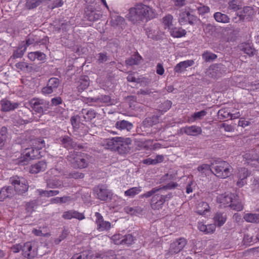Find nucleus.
I'll return each mask as SVG.
<instances>
[{"instance_id":"f257e3e1","label":"nucleus","mask_w":259,"mask_h":259,"mask_svg":"<svg viewBox=\"0 0 259 259\" xmlns=\"http://www.w3.org/2000/svg\"><path fill=\"white\" fill-rule=\"evenodd\" d=\"M132 140L130 138L124 139L115 137L104 141L103 146L105 148L117 152L120 154H126L131 150L130 145Z\"/></svg>"},{"instance_id":"f03ea898","label":"nucleus","mask_w":259,"mask_h":259,"mask_svg":"<svg viewBox=\"0 0 259 259\" xmlns=\"http://www.w3.org/2000/svg\"><path fill=\"white\" fill-rule=\"evenodd\" d=\"M45 146V143L43 140L38 139L33 141V147L26 148L25 150L19 158V164L24 165L27 164L29 160L39 158L40 156L39 150Z\"/></svg>"},{"instance_id":"7ed1b4c3","label":"nucleus","mask_w":259,"mask_h":259,"mask_svg":"<svg viewBox=\"0 0 259 259\" xmlns=\"http://www.w3.org/2000/svg\"><path fill=\"white\" fill-rule=\"evenodd\" d=\"M155 14L149 7L142 4L138 5L130 9L127 17L132 21L135 22L143 19H151L154 17Z\"/></svg>"},{"instance_id":"20e7f679","label":"nucleus","mask_w":259,"mask_h":259,"mask_svg":"<svg viewBox=\"0 0 259 259\" xmlns=\"http://www.w3.org/2000/svg\"><path fill=\"white\" fill-rule=\"evenodd\" d=\"M67 159L74 168H84L89 165L88 155L86 154L72 151L69 153Z\"/></svg>"},{"instance_id":"39448f33","label":"nucleus","mask_w":259,"mask_h":259,"mask_svg":"<svg viewBox=\"0 0 259 259\" xmlns=\"http://www.w3.org/2000/svg\"><path fill=\"white\" fill-rule=\"evenodd\" d=\"M213 174L218 177L225 179L228 177L231 173L232 166L225 161L216 160L211 163Z\"/></svg>"},{"instance_id":"423d86ee","label":"nucleus","mask_w":259,"mask_h":259,"mask_svg":"<svg viewBox=\"0 0 259 259\" xmlns=\"http://www.w3.org/2000/svg\"><path fill=\"white\" fill-rule=\"evenodd\" d=\"M89 252L83 251L74 254L71 259H89ZM121 257L111 251L102 255H92L90 259H120Z\"/></svg>"},{"instance_id":"0eeeda50","label":"nucleus","mask_w":259,"mask_h":259,"mask_svg":"<svg viewBox=\"0 0 259 259\" xmlns=\"http://www.w3.org/2000/svg\"><path fill=\"white\" fill-rule=\"evenodd\" d=\"M10 182L14 186L18 194H23L28 191L29 186L27 181L23 177L15 176L10 179Z\"/></svg>"},{"instance_id":"6e6552de","label":"nucleus","mask_w":259,"mask_h":259,"mask_svg":"<svg viewBox=\"0 0 259 259\" xmlns=\"http://www.w3.org/2000/svg\"><path fill=\"white\" fill-rule=\"evenodd\" d=\"M94 192L96 195V197L101 201H106L112 198V192L105 185H101L95 187Z\"/></svg>"},{"instance_id":"1a4fd4ad","label":"nucleus","mask_w":259,"mask_h":259,"mask_svg":"<svg viewBox=\"0 0 259 259\" xmlns=\"http://www.w3.org/2000/svg\"><path fill=\"white\" fill-rule=\"evenodd\" d=\"M187 243V240L183 237L176 239L170 244L167 254H174L180 252Z\"/></svg>"},{"instance_id":"9d476101","label":"nucleus","mask_w":259,"mask_h":259,"mask_svg":"<svg viewBox=\"0 0 259 259\" xmlns=\"http://www.w3.org/2000/svg\"><path fill=\"white\" fill-rule=\"evenodd\" d=\"M96 217L95 224L96 229L99 232L107 231L111 228V223L108 221H104L103 216L99 212L95 213Z\"/></svg>"},{"instance_id":"9b49d317","label":"nucleus","mask_w":259,"mask_h":259,"mask_svg":"<svg viewBox=\"0 0 259 259\" xmlns=\"http://www.w3.org/2000/svg\"><path fill=\"white\" fill-rule=\"evenodd\" d=\"M36 248L32 245L31 242L24 244L22 248V254L25 258L33 259L37 255Z\"/></svg>"},{"instance_id":"f8f14e48","label":"nucleus","mask_w":259,"mask_h":259,"mask_svg":"<svg viewBox=\"0 0 259 259\" xmlns=\"http://www.w3.org/2000/svg\"><path fill=\"white\" fill-rule=\"evenodd\" d=\"M243 157L248 165L259 170V155L257 154L252 151L251 153H245L243 155Z\"/></svg>"},{"instance_id":"ddd939ff","label":"nucleus","mask_w":259,"mask_h":259,"mask_svg":"<svg viewBox=\"0 0 259 259\" xmlns=\"http://www.w3.org/2000/svg\"><path fill=\"white\" fill-rule=\"evenodd\" d=\"M21 103L20 102H12L7 99L1 101V110L3 112H8L18 108Z\"/></svg>"},{"instance_id":"4468645a","label":"nucleus","mask_w":259,"mask_h":259,"mask_svg":"<svg viewBox=\"0 0 259 259\" xmlns=\"http://www.w3.org/2000/svg\"><path fill=\"white\" fill-rule=\"evenodd\" d=\"M164 203V200L162 197V194L157 193L154 195L151 199L150 205L154 210L161 209Z\"/></svg>"},{"instance_id":"2eb2a0df","label":"nucleus","mask_w":259,"mask_h":259,"mask_svg":"<svg viewBox=\"0 0 259 259\" xmlns=\"http://www.w3.org/2000/svg\"><path fill=\"white\" fill-rule=\"evenodd\" d=\"M250 172H249L247 168L245 167L240 168L238 170L237 177L238 181L237 182V185L239 187H242L247 182L246 179L250 175Z\"/></svg>"},{"instance_id":"dca6fc26","label":"nucleus","mask_w":259,"mask_h":259,"mask_svg":"<svg viewBox=\"0 0 259 259\" xmlns=\"http://www.w3.org/2000/svg\"><path fill=\"white\" fill-rule=\"evenodd\" d=\"M241 115L239 112H236L232 113L230 110L228 108L220 109L218 112L219 117L222 119H232L237 118Z\"/></svg>"},{"instance_id":"f3484780","label":"nucleus","mask_w":259,"mask_h":259,"mask_svg":"<svg viewBox=\"0 0 259 259\" xmlns=\"http://www.w3.org/2000/svg\"><path fill=\"white\" fill-rule=\"evenodd\" d=\"M242 81V78H237L236 81H235L236 83V85L240 88L246 89L247 90L259 91V82L249 84Z\"/></svg>"},{"instance_id":"a211bd4d","label":"nucleus","mask_w":259,"mask_h":259,"mask_svg":"<svg viewBox=\"0 0 259 259\" xmlns=\"http://www.w3.org/2000/svg\"><path fill=\"white\" fill-rule=\"evenodd\" d=\"M234 194L226 193L220 194L217 197V202L221 204V206L226 207L229 206L232 200L233 199Z\"/></svg>"},{"instance_id":"6ab92c4d","label":"nucleus","mask_w":259,"mask_h":259,"mask_svg":"<svg viewBox=\"0 0 259 259\" xmlns=\"http://www.w3.org/2000/svg\"><path fill=\"white\" fill-rule=\"evenodd\" d=\"M47 167L46 161L41 160L38 162L32 164L30 168L29 172L31 174H37L41 171H44Z\"/></svg>"},{"instance_id":"aec40b11","label":"nucleus","mask_w":259,"mask_h":259,"mask_svg":"<svg viewBox=\"0 0 259 259\" xmlns=\"http://www.w3.org/2000/svg\"><path fill=\"white\" fill-rule=\"evenodd\" d=\"M62 217L66 220H70L72 218H75L79 220H82L85 218L83 213L74 210L65 211L62 215Z\"/></svg>"},{"instance_id":"412c9836","label":"nucleus","mask_w":259,"mask_h":259,"mask_svg":"<svg viewBox=\"0 0 259 259\" xmlns=\"http://www.w3.org/2000/svg\"><path fill=\"white\" fill-rule=\"evenodd\" d=\"M15 193L12 186L4 187L0 190V201H3L7 198L12 197Z\"/></svg>"},{"instance_id":"4be33fe9","label":"nucleus","mask_w":259,"mask_h":259,"mask_svg":"<svg viewBox=\"0 0 259 259\" xmlns=\"http://www.w3.org/2000/svg\"><path fill=\"white\" fill-rule=\"evenodd\" d=\"M221 66L219 65H213L210 66L207 70V75L212 78H216L220 76L221 74L220 70Z\"/></svg>"},{"instance_id":"5701e85b","label":"nucleus","mask_w":259,"mask_h":259,"mask_svg":"<svg viewBox=\"0 0 259 259\" xmlns=\"http://www.w3.org/2000/svg\"><path fill=\"white\" fill-rule=\"evenodd\" d=\"M229 206L236 211H241L243 208V204L239 199L238 196L234 194L233 199L229 204Z\"/></svg>"},{"instance_id":"b1692460","label":"nucleus","mask_w":259,"mask_h":259,"mask_svg":"<svg viewBox=\"0 0 259 259\" xmlns=\"http://www.w3.org/2000/svg\"><path fill=\"white\" fill-rule=\"evenodd\" d=\"M214 224L219 227H221L226 222L227 215L226 213L217 212L213 218Z\"/></svg>"},{"instance_id":"393cba45","label":"nucleus","mask_w":259,"mask_h":259,"mask_svg":"<svg viewBox=\"0 0 259 259\" xmlns=\"http://www.w3.org/2000/svg\"><path fill=\"white\" fill-rule=\"evenodd\" d=\"M28 58L32 61H34L36 60L45 61L46 59V56L43 53L34 52L28 53Z\"/></svg>"},{"instance_id":"a878e982","label":"nucleus","mask_w":259,"mask_h":259,"mask_svg":"<svg viewBox=\"0 0 259 259\" xmlns=\"http://www.w3.org/2000/svg\"><path fill=\"white\" fill-rule=\"evenodd\" d=\"M39 200L38 199L31 200L25 202V209L27 212L31 213L35 210V209L38 205Z\"/></svg>"},{"instance_id":"bb28decb","label":"nucleus","mask_w":259,"mask_h":259,"mask_svg":"<svg viewBox=\"0 0 259 259\" xmlns=\"http://www.w3.org/2000/svg\"><path fill=\"white\" fill-rule=\"evenodd\" d=\"M244 220L248 223H259V214L253 213H245L243 215Z\"/></svg>"},{"instance_id":"cd10ccee","label":"nucleus","mask_w":259,"mask_h":259,"mask_svg":"<svg viewBox=\"0 0 259 259\" xmlns=\"http://www.w3.org/2000/svg\"><path fill=\"white\" fill-rule=\"evenodd\" d=\"M240 50L243 51L245 53L249 56L253 55L255 53V50L250 43H243L239 45Z\"/></svg>"},{"instance_id":"c85d7f7f","label":"nucleus","mask_w":259,"mask_h":259,"mask_svg":"<svg viewBox=\"0 0 259 259\" xmlns=\"http://www.w3.org/2000/svg\"><path fill=\"white\" fill-rule=\"evenodd\" d=\"M60 141L64 145V146L68 149L75 148L76 146V143L74 142L72 139L68 136L61 138Z\"/></svg>"},{"instance_id":"c756f323","label":"nucleus","mask_w":259,"mask_h":259,"mask_svg":"<svg viewBox=\"0 0 259 259\" xmlns=\"http://www.w3.org/2000/svg\"><path fill=\"white\" fill-rule=\"evenodd\" d=\"M77 86L78 90L79 92H81L86 89L89 85V78L87 76H82L78 82Z\"/></svg>"},{"instance_id":"7c9ffc66","label":"nucleus","mask_w":259,"mask_h":259,"mask_svg":"<svg viewBox=\"0 0 259 259\" xmlns=\"http://www.w3.org/2000/svg\"><path fill=\"white\" fill-rule=\"evenodd\" d=\"M41 102V101L38 99H33L30 103L33 110L40 114L43 112L45 107L44 105H40Z\"/></svg>"},{"instance_id":"2f4dec72","label":"nucleus","mask_w":259,"mask_h":259,"mask_svg":"<svg viewBox=\"0 0 259 259\" xmlns=\"http://www.w3.org/2000/svg\"><path fill=\"white\" fill-rule=\"evenodd\" d=\"M193 64L194 61L193 60H186L181 62L175 66L174 70L177 72H180L182 69L191 66Z\"/></svg>"},{"instance_id":"473e14b6","label":"nucleus","mask_w":259,"mask_h":259,"mask_svg":"<svg viewBox=\"0 0 259 259\" xmlns=\"http://www.w3.org/2000/svg\"><path fill=\"white\" fill-rule=\"evenodd\" d=\"M206 114L207 112L204 110L195 112L191 115L188 120L190 122H193L196 120L201 119L206 115Z\"/></svg>"},{"instance_id":"72a5a7b5","label":"nucleus","mask_w":259,"mask_h":259,"mask_svg":"<svg viewBox=\"0 0 259 259\" xmlns=\"http://www.w3.org/2000/svg\"><path fill=\"white\" fill-rule=\"evenodd\" d=\"M116 127L119 130H131L133 128V124L132 123L123 120L117 122Z\"/></svg>"},{"instance_id":"f704fd0d","label":"nucleus","mask_w":259,"mask_h":259,"mask_svg":"<svg viewBox=\"0 0 259 259\" xmlns=\"http://www.w3.org/2000/svg\"><path fill=\"white\" fill-rule=\"evenodd\" d=\"M243 12V13H238L237 14L241 19H244L245 17L247 18L248 17L253 15L254 13V10L250 7H244Z\"/></svg>"},{"instance_id":"c9c22d12","label":"nucleus","mask_w":259,"mask_h":259,"mask_svg":"<svg viewBox=\"0 0 259 259\" xmlns=\"http://www.w3.org/2000/svg\"><path fill=\"white\" fill-rule=\"evenodd\" d=\"M142 191L141 187L131 188L124 192V195L130 197H134Z\"/></svg>"},{"instance_id":"e433bc0d","label":"nucleus","mask_w":259,"mask_h":259,"mask_svg":"<svg viewBox=\"0 0 259 259\" xmlns=\"http://www.w3.org/2000/svg\"><path fill=\"white\" fill-rule=\"evenodd\" d=\"M209 210L208 204L205 202H201L197 207V212L201 215H205Z\"/></svg>"},{"instance_id":"4c0bfd02","label":"nucleus","mask_w":259,"mask_h":259,"mask_svg":"<svg viewBox=\"0 0 259 259\" xmlns=\"http://www.w3.org/2000/svg\"><path fill=\"white\" fill-rule=\"evenodd\" d=\"M158 118L156 116L147 118L143 122V127L149 128L152 125L155 124L158 122Z\"/></svg>"},{"instance_id":"58836bf2","label":"nucleus","mask_w":259,"mask_h":259,"mask_svg":"<svg viewBox=\"0 0 259 259\" xmlns=\"http://www.w3.org/2000/svg\"><path fill=\"white\" fill-rule=\"evenodd\" d=\"M170 33L174 37H181L186 34V31L180 28H171Z\"/></svg>"},{"instance_id":"ea45409f","label":"nucleus","mask_w":259,"mask_h":259,"mask_svg":"<svg viewBox=\"0 0 259 259\" xmlns=\"http://www.w3.org/2000/svg\"><path fill=\"white\" fill-rule=\"evenodd\" d=\"M213 16L217 22L224 23H228L229 22V18L226 15L221 13L217 12L214 13Z\"/></svg>"},{"instance_id":"a19ab883","label":"nucleus","mask_w":259,"mask_h":259,"mask_svg":"<svg viewBox=\"0 0 259 259\" xmlns=\"http://www.w3.org/2000/svg\"><path fill=\"white\" fill-rule=\"evenodd\" d=\"M47 184V187L52 189L60 188L62 186L61 182L56 179L48 180Z\"/></svg>"},{"instance_id":"79ce46f5","label":"nucleus","mask_w":259,"mask_h":259,"mask_svg":"<svg viewBox=\"0 0 259 259\" xmlns=\"http://www.w3.org/2000/svg\"><path fill=\"white\" fill-rule=\"evenodd\" d=\"M84 118L85 120H90L94 118L96 116V113L92 109H83L82 110Z\"/></svg>"},{"instance_id":"37998d69","label":"nucleus","mask_w":259,"mask_h":259,"mask_svg":"<svg viewBox=\"0 0 259 259\" xmlns=\"http://www.w3.org/2000/svg\"><path fill=\"white\" fill-rule=\"evenodd\" d=\"M196 8L198 11V13L200 15H204L205 14L209 13L210 9L207 6L203 5L201 4H198L196 6Z\"/></svg>"},{"instance_id":"c03bdc74","label":"nucleus","mask_w":259,"mask_h":259,"mask_svg":"<svg viewBox=\"0 0 259 259\" xmlns=\"http://www.w3.org/2000/svg\"><path fill=\"white\" fill-rule=\"evenodd\" d=\"M59 193L58 190H39V194L41 196L51 197L58 195Z\"/></svg>"},{"instance_id":"a18cd8bd","label":"nucleus","mask_w":259,"mask_h":259,"mask_svg":"<svg viewBox=\"0 0 259 259\" xmlns=\"http://www.w3.org/2000/svg\"><path fill=\"white\" fill-rule=\"evenodd\" d=\"M172 17L170 15H168L163 18V23L165 28L170 29L172 27Z\"/></svg>"},{"instance_id":"49530a36","label":"nucleus","mask_w":259,"mask_h":259,"mask_svg":"<svg viewBox=\"0 0 259 259\" xmlns=\"http://www.w3.org/2000/svg\"><path fill=\"white\" fill-rule=\"evenodd\" d=\"M241 7L239 0H234L229 3V9L234 11L239 10Z\"/></svg>"},{"instance_id":"de8ad7c7","label":"nucleus","mask_w":259,"mask_h":259,"mask_svg":"<svg viewBox=\"0 0 259 259\" xmlns=\"http://www.w3.org/2000/svg\"><path fill=\"white\" fill-rule=\"evenodd\" d=\"M135 240L134 237L132 234H127L123 236V243L122 244H126L127 245L132 244Z\"/></svg>"},{"instance_id":"09e8293b","label":"nucleus","mask_w":259,"mask_h":259,"mask_svg":"<svg viewBox=\"0 0 259 259\" xmlns=\"http://www.w3.org/2000/svg\"><path fill=\"white\" fill-rule=\"evenodd\" d=\"M43 0H27L26 6L29 9H32L39 6Z\"/></svg>"},{"instance_id":"8fccbe9b","label":"nucleus","mask_w":259,"mask_h":259,"mask_svg":"<svg viewBox=\"0 0 259 259\" xmlns=\"http://www.w3.org/2000/svg\"><path fill=\"white\" fill-rule=\"evenodd\" d=\"M160 191H161V188H158L157 187L153 188L151 190L142 194L141 196L142 198H149L151 196H153Z\"/></svg>"},{"instance_id":"3c124183","label":"nucleus","mask_w":259,"mask_h":259,"mask_svg":"<svg viewBox=\"0 0 259 259\" xmlns=\"http://www.w3.org/2000/svg\"><path fill=\"white\" fill-rule=\"evenodd\" d=\"M217 55L210 52H205L202 54V58L206 61H209L214 60Z\"/></svg>"},{"instance_id":"603ef678","label":"nucleus","mask_w":259,"mask_h":259,"mask_svg":"<svg viewBox=\"0 0 259 259\" xmlns=\"http://www.w3.org/2000/svg\"><path fill=\"white\" fill-rule=\"evenodd\" d=\"M197 170L198 171L201 172L202 173H204L206 171L210 170L212 172H213L212 170V167H210V165L207 164H202L199 165L197 167Z\"/></svg>"},{"instance_id":"864d4df0","label":"nucleus","mask_w":259,"mask_h":259,"mask_svg":"<svg viewBox=\"0 0 259 259\" xmlns=\"http://www.w3.org/2000/svg\"><path fill=\"white\" fill-rule=\"evenodd\" d=\"M123 235L118 234L112 236L111 239L115 244H122L123 243Z\"/></svg>"},{"instance_id":"5fc2aeb1","label":"nucleus","mask_w":259,"mask_h":259,"mask_svg":"<svg viewBox=\"0 0 259 259\" xmlns=\"http://www.w3.org/2000/svg\"><path fill=\"white\" fill-rule=\"evenodd\" d=\"M26 50V47L24 48L22 47H19V49L14 52L13 57L14 58H21L23 55L24 52Z\"/></svg>"},{"instance_id":"6e6d98bb","label":"nucleus","mask_w":259,"mask_h":259,"mask_svg":"<svg viewBox=\"0 0 259 259\" xmlns=\"http://www.w3.org/2000/svg\"><path fill=\"white\" fill-rule=\"evenodd\" d=\"M146 34L149 38L152 39H158V37L156 35L157 31L155 29L147 28L146 29Z\"/></svg>"},{"instance_id":"4d7b16f0","label":"nucleus","mask_w":259,"mask_h":259,"mask_svg":"<svg viewBox=\"0 0 259 259\" xmlns=\"http://www.w3.org/2000/svg\"><path fill=\"white\" fill-rule=\"evenodd\" d=\"M141 59V57L138 55H136L134 58H132L126 61V63L128 65L138 64Z\"/></svg>"},{"instance_id":"13d9d810","label":"nucleus","mask_w":259,"mask_h":259,"mask_svg":"<svg viewBox=\"0 0 259 259\" xmlns=\"http://www.w3.org/2000/svg\"><path fill=\"white\" fill-rule=\"evenodd\" d=\"M7 135L6 131H1L0 132V150H2L5 144Z\"/></svg>"},{"instance_id":"bf43d9fd","label":"nucleus","mask_w":259,"mask_h":259,"mask_svg":"<svg viewBox=\"0 0 259 259\" xmlns=\"http://www.w3.org/2000/svg\"><path fill=\"white\" fill-rule=\"evenodd\" d=\"M59 84V80L57 78H51L48 82V84L50 87H51L53 89H56Z\"/></svg>"},{"instance_id":"052dcab7","label":"nucleus","mask_w":259,"mask_h":259,"mask_svg":"<svg viewBox=\"0 0 259 259\" xmlns=\"http://www.w3.org/2000/svg\"><path fill=\"white\" fill-rule=\"evenodd\" d=\"M190 14L189 12L182 13L180 15L179 22L181 24H183L185 22L189 21Z\"/></svg>"},{"instance_id":"680f3d73","label":"nucleus","mask_w":259,"mask_h":259,"mask_svg":"<svg viewBox=\"0 0 259 259\" xmlns=\"http://www.w3.org/2000/svg\"><path fill=\"white\" fill-rule=\"evenodd\" d=\"M68 234L66 230H63L62 233L57 238L54 240V243L56 244H59L62 240L65 239L68 236Z\"/></svg>"},{"instance_id":"e2e57ef3","label":"nucleus","mask_w":259,"mask_h":259,"mask_svg":"<svg viewBox=\"0 0 259 259\" xmlns=\"http://www.w3.org/2000/svg\"><path fill=\"white\" fill-rule=\"evenodd\" d=\"M251 189L253 191L255 192H259V178H255L252 181V183L251 185Z\"/></svg>"},{"instance_id":"0e129e2a","label":"nucleus","mask_w":259,"mask_h":259,"mask_svg":"<svg viewBox=\"0 0 259 259\" xmlns=\"http://www.w3.org/2000/svg\"><path fill=\"white\" fill-rule=\"evenodd\" d=\"M79 117L78 116H72L71 118V122L74 128H79Z\"/></svg>"},{"instance_id":"69168bd1","label":"nucleus","mask_w":259,"mask_h":259,"mask_svg":"<svg viewBox=\"0 0 259 259\" xmlns=\"http://www.w3.org/2000/svg\"><path fill=\"white\" fill-rule=\"evenodd\" d=\"M69 177L75 179H82L84 177V174L81 172L74 171L69 174Z\"/></svg>"},{"instance_id":"338daca9","label":"nucleus","mask_w":259,"mask_h":259,"mask_svg":"<svg viewBox=\"0 0 259 259\" xmlns=\"http://www.w3.org/2000/svg\"><path fill=\"white\" fill-rule=\"evenodd\" d=\"M178 186V184L177 183H170L167 184L165 186H164L162 187H160L158 188H161V190H165V189H171L176 188Z\"/></svg>"},{"instance_id":"774afa93","label":"nucleus","mask_w":259,"mask_h":259,"mask_svg":"<svg viewBox=\"0 0 259 259\" xmlns=\"http://www.w3.org/2000/svg\"><path fill=\"white\" fill-rule=\"evenodd\" d=\"M250 122L249 121L245 120L244 118H241L238 122L239 126L244 128L250 124Z\"/></svg>"}]
</instances>
